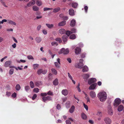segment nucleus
I'll return each mask as SVG.
<instances>
[{"label":"nucleus","instance_id":"32","mask_svg":"<svg viewBox=\"0 0 124 124\" xmlns=\"http://www.w3.org/2000/svg\"><path fill=\"white\" fill-rule=\"evenodd\" d=\"M58 80L57 78H56L53 82V83L54 85H56L58 84Z\"/></svg>","mask_w":124,"mask_h":124},{"label":"nucleus","instance_id":"20","mask_svg":"<svg viewBox=\"0 0 124 124\" xmlns=\"http://www.w3.org/2000/svg\"><path fill=\"white\" fill-rule=\"evenodd\" d=\"M46 25L49 29H52L54 27V25L53 24L46 23Z\"/></svg>","mask_w":124,"mask_h":124},{"label":"nucleus","instance_id":"31","mask_svg":"<svg viewBox=\"0 0 124 124\" xmlns=\"http://www.w3.org/2000/svg\"><path fill=\"white\" fill-rule=\"evenodd\" d=\"M36 41L38 43H39L41 40V39L40 37H37L35 39Z\"/></svg>","mask_w":124,"mask_h":124},{"label":"nucleus","instance_id":"61","mask_svg":"<svg viewBox=\"0 0 124 124\" xmlns=\"http://www.w3.org/2000/svg\"><path fill=\"white\" fill-rule=\"evenodd\" d=\"M85 53H83L81 55V57L82 58H83L85 57Z\"/></svg>","mask_w":124,"mask_h":124},{"label":"nucleus","instance_id":"29","mask_svg":"<svg viewBox=\"0 0 124 124\" xmlns=\"http://www.w3.org/2000/svg\"><path fill=\"white\" fill-rule=\"evenodd\" d=\"M123 109V107L122 105H120L118 107L117 110L118 111L120 112L122 111Z\"/></svg>","mask_w":124,"mask_h":124},{"label":"nucleus","instance_id":"23","mask_svg":"<svg viewBox=\"0 0 124 124\" xmlns=\"http://www.w3.org/2000/svg\"><path fill=\"white\" fill-rule=\"evenodd\" d=\"M25 91L27 92H29L30 91V88L29 86L28 85L26 86L24 88Z\"/></svg>","mask_w":124,"mask_h":124},{"label":"nucleus","instance_id":"64","mask_svg":"<svg viewBox=\"0 0 124 124\" xmlns=\"http://www.w3.org/2000/svg\"><path fill=\"white\" fill-rule=\"evenodd\" d=\"M56 108L57 109H59L61 108V106L59 104H58L57 105Z\"/></svg>","mask_w":124,"mask_h":124},{"label":"nucleus","instance_id":"11","mask_svg":"<svg viewBox=\"0 0 124 124\" xmlns=\"http://www.w3.org/2000/svg\"><path fill=\"white\" fill-rule=\"evenodd\" d=\"M12 62L11 61H6L4 64V66L6 67H10V65L11 64Z\"/></svg>","mask_w":124,"mask_h":124},{"label":"nucleus","instance_id":"12","mask_svg":"<svg viewBox=\"0 0 124 124\" xmlns=\"http://www.w3.org/2000/svg\"><path fill=\"white\" fill-rule=\"evenodd\" d=\"M81 51V49L78 47H77L75 50V52L76 54H79Z\"/></svg>","mask_w":124,"mask_h":124},{"label":"nucleus","instance_id":"40","mask_svg":"<svg viewBox=\"0 0 124 124\" xmlns=\"http://www.w3.org/2000/svg\"><path fill=\"white\" fill-rule=\"evenodd\" d=\"M0 1L1 3L5 7H8V6L6 5V4L5 2L3 0H0Z\"/></svg>","mask_w":124,"mask_h":124},{"label":"nucleus","instance_id":"10","mask_svg":"<svg viewBox=\"0 0 124 124\" xmlns=\"http://www.w3.org/2000/svg\"><path fill=\"white\" fill-rule=\"evenodd\" d=\"M96 81V79L95 78H91L88 81V83L89 85L91 84L92 83L95 82Z\"/></svg>","mask_w":124,"mask_h":124},{"label":"nucleus","instance_id":"9","mask_svg":"<svg viewBox=\"0 0 124 124\" xmlns=\"http://www.w3.org/2000/svg\"><path fill=\"white\" fill-rule=\"evenodd\" d=\"M96 83H94L92 84L89 87V89L90 90H93L94 89L97 85Z\"/></svg>","mask_w":124,"mask_h":124},{"label":"nucleus","instance_id":"44","mask_svg":"<svg viewBox=\"0 0 124 124\" xmlns=\"http://www.w3.org/2000/svg\"><path fill=\"white\" fill-rule=\"evenodd\" d=\"M39 65L38 64H34L33 65L34 69H35L38 68L39 67Z\"/></svg>","mask_w":124,"mask_h":124},{"label":"nucleus","instance_id":"47","mask_svg":"<svg viewBox=\"0 0 124 124\" xmlns=\"http://www.w3.org/2000/svg\"><path fill=\"white\" fill-rule=\"evenodd\" d=\"M47 94L48 95L50 96H53V92L50 91H48Z\"/></svg>","mask_w":124,"mask_h":124},{"label":"nucleus","instance_id":"18","mask_svg":"<svg viewBox=\"0 0 124 124\" xmlns=\"http://www.w3.org/2000/svg\"><path fill=\"white\" fill-rule=\"evenodd\" d=\"M89 69L88 67L86 66H85L83 68L82 71L83 72H86L88 71Z\"/></svg>","mask_w":124,"mask_h":124},{"label":"nucleus","instance_id":"58","mask_svg":"<svg viewBox=\"0 0 124 124\" xmlns=\"http://www.w3.org/2000/svg\"><path fill=\"white\" fill-rule=\"evenodd\" d=\"M84 9L85 12L86 13H87V10L88 9V7L86 6H85L84 7Z\"/></svg>","mask_w":124,"mask_h":124},{"label":"nucleus","instance_id":"59","mask_svg":"<svg viewBox=\"0 0 124 124\" xmlns=\"http://www.w3.org/2000/svg\"><path fill=\"white\" fill-rule=\"evenodd\" d=\"M16 93H13L12 95V97L14 98H15L16 97Z\"/></svg>","mask_w":124,"mask_h":124},{"label":"nucleus","instance_id":"51","mask_svg":"<svg viewBox=\"0 0 124 124\" xmlns=\"http://www.w3.org/2000/svg\"><path fill=\"white\" fill-rule=\"evenodd\" d=\"M71 33V32L70 31H67L66 32V34L68 36H69Z\"/></svg>","mask_w":124,"mask_h":124},{"label":"nucleus","instance_id":"4","mask_svg":"<svg viewBox=\"0 0 124 124\" xmlns=\"http://www.w3.org/2000/svg\"><path fill=\"white\" fill-rule=\"evenodd\" d=\"M57 62H54L55 66L57 68H60V65L61 64L60 59L59 58L57 59Z\"/></svg>","mask_w":124,"mask_h":124},{"label":"nucleus","instance_id":"1","mask_svg":"<svg viewBox=\"0 0 124 124\" xmlns=\"http://www.w3.org/2000/svg\"><path fill=\"white\" fill-rule=\"evenodd\" d=\"M98 97L101 101H105L107 98V94L105 92L99 93L98 95Z\"/></svg>","mask_w":124,"mask_h":124},{"label":"nucleus","instance_id":"8","mask_svg":"<svg viewBox=\"0 0 124 124\" xmlns=\"http://www.w3.org/2000/svg\"><path fill=\"white\" fill-rule=\"evenodd\" d=\"M84 65L83 63H78L75 64V66L78 68L81 69L82 68Z\"/></svg>","mask_w":124,"mask_h":124},{"label":"nucleus","instance_id":"13","mask_svg":"<svg viewBox=\"0 0 124 124\" xmlns=\"http://www.w3.org/2000/svg\"><path fill=\"white\" fill-rule=\"evenodd\" d=\"M7 22L9 24L13 25H16V23L15 22L10 20H8Z\"/></svg>","mask_w":124,"mask_h":124},{"label":"nucleus","instance_id":"39","mask_svg":"<svg viewBox=\"0 0 124 124\" xmlns=\"http://www.w3.org/2000/svg\"><path fill=\"white\" fill-rule=\"evenodd\" d=\"M69 50L67 48L65 50L64 48V51L63 54H67L69 53Z\"/></svg>","mask_w":124,"mask_h":124},{"label":"nucleus","instance_id":"55","mask_svg":"<svg viewBox=\"0 0 124 124\" xmlns=\"http://www.w3.org/2000/svg\"><path fill=\"white\" fill-rule=\"evenodd\" d=\"M37 95L36 94H34L33 96V97H32V100H34L36 97H37Z\"/></svg>","mask_w":124,"mask_h":124},{"label":"nucleus","instance_id":"27","mask_svg":"<svg viewBox=\"0 0 124 124\" xmlns=\"http://www.w3.org/2000/svg\"><path fill=\"white\" fill-rule=\"evenodd\" d=\"M67 37L65 35H63L62 37V40L63 42H65L67 41Z\"/></svg>","mask_w":124,"mask_h":124},{"label":"nucleus","instance_id":"14","mask_svg":"<svg viewBox=\"0 0 124 124\" xmlns=\"http://www.w3.org/2000/svg\"><path fill=\"white\" fill-rule=\"evenodd\" d=\"M62 94L65 96L67 95L68 94V91L67 89H63L62 91Z\"/></svg>","mask_w":124,"mask_h":124},{"label":"nucleus","instance_id":"56","mask_svg":"<svg viewBox=\"0 0 124 124\" xmlns=\"http://www.w3.org/2000/svg\"><path fill=\"white\" fill-rule=\"evenodd\" d=\"M41 27V25H39L37 26V29L38 31H39L40 30Z\"/></svg>","mask_w":124,"mask_h":124},{"label":"nucleus","instance_id":"62","mask_svg":"<svg viewBox=\"0 0 124 124\" xmlns=\"http://www.w3.org/2000/svg\"><path fill=\"white\" fill-rule=\"evenodd\" d=\"M42 32H43V33L44 34V35H46L47 34V31L46 30H44Z\"/></svg>","mask_w":124,"mask_h":124},{"label":"nucleus","instance_id":"6","mask_svg":"<svg viewBox=\"0 0 124 124\" xmlns=\"http://www.w3.org/2000/svg\"><path fill=\"white\" fill-rule=\"evenodd\" d=\"M104 120L106 124H110L111 123V120L109 117H106L104 118Z\"/></svg>","mask_w":124,"mask_h":124},{"label":"nucleus","instance_id":"5","mask_svg":"<svg viewBox=\"0 0 124 124\" xmlns=\"http://www.w3.org/2000/svg\"><path fill=\"white\" fill-rule=\"evenodd\" d=\"M107 110L108 114L111 116L113 114V111H112L111 106L110 105H108L107 107Z\"/></svg>","mask_w":124,"mask_h":124},{"label":"nucleus","instance_id":"16","mask_svg":"<svg viewBox=\"0 0 124 124\" xmlns=\"http://www.w3.org/2000/svg\"><path fill=\"white\" fill-rule=\"evenodd\" d=\"M66 24V21H63L60 22L58 24V26H61L64 25Z\"/></svg>","mask_w":124,"mask_h":124},{"label":"nucleus","instance_id":"7","mask_svg":"<svg viewBox=\"0 0 124 124\" xmlns=\"http://www.w3.org/2000/svg\"><path fill=\"white\" fill-rule=\"evenodd\" d=\"M89 95L90 97L93 99L95 98L96 97V93L94 91H90L89 92Z\"/></svg>","mask_w":124,"mask_h":124},{"label":"nucleus","instance_id":"54","mask_svg":"<svg viewBox=\"0 0 124 124\" xmlns=\"http://www.w3.org/2000/svg\"><path fill=\"white\" fill-rule=\"evenodd\" d=\"M80 85V84L79 83L77 87V88L78 91L80 92H81V90L79 88Z\"/></svg>","mask_w":124,"mask_h":124},{"label":"nucleus","instance_id":"60","mask_svg":"<svg viewBox=\"0 0 124 124\" xmlns=\"http://www.w3.org/2000/svg\"><path fill=\"white\" fill-rule=\"evenodd\" d=\"M47 70H43L42 73L43 74H46L47 73Z\"/></svg>","mask_w":124,"mask_h":124},{"label":"nucleus","instance_id":"43","mask_svg":"<svg viewBox=\"0 0 124 124\" xmlns=\"http://www.w3.org/2000/svg\"><path fill=\"white\" fill-rule=\"evenodd\" d=\"M53 9L52 8H45L43 9L44 11H46L47 10H51Z\"/></svg>","mask_w":124,"mask_h":124},{"label":"nucleus","instance_id":"37","mask_svg":"<svg viewBox=\"0 0 124 124\" xmlns=\"http://www.w3.org/2000/svg\"><path fill=\"white\" fill-rule=\"evenodd\" d=\"M37 5L38 6H40L42 4V2L39 0H37L36 2Z\"/></svg>","mask_w":124,"mask_h":124},{"label":"nucleus","instance_id":"26","mask_svg":"<svg viewBox=\"0 0 124 124\" xmlns=\"http://www.w3.org/2000/svg\"><path fill=\"white\" fill-rule=\"evenodd\" d=\"M82 118L84 120H85L87 118L86 115L84 113H82L81 115Z\"/></svg>","mask_w":124,"mask_h":124},{"label":"nucleus","instance_id":"49","mask_svg":"<svg viewBox=\"0 0 124 124\" xmlns=\"http://www.w3.org/2000/svg\"><path fill=\"white\" fill-rule=\"evenodd\" d=\"M55 40L56 41H58L60 43L62 41V40L61 38H56Z\"/></svg>","mask_w":124,"mask_h":124},{"label":"nucleus","instance_id":"28","mask_svg":"<svg viewBox=\"0 0 124 124\" xmlns=\"http://www.w3.org/2000/svg\"><path fill=\"white\" fill-rule=\"evenodd\" d=\"M76 34H74L71 35L70 36V39H75L76 38Z\"/></svg>","mask_w":124,"mask_h":124},{"label":"nucleus","instance_id":"30","mask_svg":"<svg viewBox=\"0 0 124 124\" xmlns=\"http://www.w3.org/2000/svg\"><path fill=\"white\" fill-rule=\"evenodd\" d=\"M30 87L31 88H33L34 87V84L33 82L32 81H31L30 82Z\"/></svg>","mask_w":124,"mask_h":124},{"label":"nucleus","instance_id":"34","mask_svg":"<svg viewBox=\"0 0 124 124\" xmlns=\"http://www.w3.org/2000/svg\"><path fill=\"white\" fill-rule=\"evenodd\" d=\"M60 10V8L59 7H58L53 9V12L56 13L58 12Z\"/></svg>","mask_w":124,"mask_h":124},{"label":"nucleus","instance_id":"2","mask_svg":"<svg viewBox=\"0 0 124 124\" xmlns=\"http://www.w3.org/2000/svg\"><path fill=\"white\" fill-rule=\"evenodd\" d=\"M121 100L118 98H116L114 101L113 105L115 107H117L121 103Z\"/></svg>","mask_w":124,"mask_h":124},{"label":"nucleus","instance_id":"63","mask_svg":"<svg viewBox=\"0 0 124 124\" xmlns=\"http://www.w3.org/2000/svg\"><path fill=\"white\" fill-rule=\"evenodd\" d=\"M66 124H71V123L69 120H67L66 121Z\"/></svg>","mask_w":124,"mask_h":124},{"label":"nucleus","instance_id":"15","mask_svg":"<svg viewBox=\"0 0 124 124\" xmlns=\"http://www.w3.org/2000/svg\"><path fill=\"white\" fill-rule=\"evenodd\" d=\"M69 14L71 16H73L75 15L74 10L72 9H70L69 10Z\"/></svg>","mask_w":124,"mask_h":124},{"label":"nucleus","instance_id":"35","mask_svg":"<svg viewBox=\"0 0 124 124\" xmlns=\"http://www.w3.org/2000/svg\"><path fill=\"white\" fill-rule=\"evenodd\" d=\"M33 9V11H37L39 10V8L37 6H34L32 8Z\"/></svg>","mask_w":124,"mask_h":124},{"label":"nucleus","instance_id":"42","mask_svg":"<svg viewBox=\"0 0 124 124\" xmlns=\"http://www.w3.org/2000/svg\"><path fill=\"white\" fill-rule=\"evenodd\" d=\"M64 51V48H62L61 49V50L59 51L58 53L59 54H61L63 53Z\"/></svg>","mask_w":124,"mask_h":124},{"label":"nucleus","instance_id":"46","mask_svg":"<svg viewBox=\"0 0 124 124\" xmlns=\"http://www.w3.org/2000/svg\"><path fill=\"white\" fill-rule=\"evenodd\" d=\"M14 71V70L13 69H10L9 70V74L11 75H12Z\"/></svg>","mask_w":124,"mask_h":124},{"label":"nucleus","instance_id":"50","mask_svg":"<svg viewBox=\"0 0 124 124\" xmlns=\"http://www.w3.org/2000/svg\"><path fill=\"white\" fill-rule=\"evenodd\" d=\"M71 33L72 32V33H75L77 31L76 29L74 28L71 29Z\"/></svg>","mask_w":124,"mask_h":124},{"label":"nucleus","instance_id":"25","mask_svg":"<svg viewBox=\"0 0 124 124\" xmlns=\"http://www.w3.org/2000/svg\"><path fill=\"white\" fill-rule=\"evenodd\" d=\"M72 7L74 8H77L78 5V4L76 2H73L71 4Z\"/></svg>","mask_w":124,"mask_h":124},{"label":"nucleus","instance_id":"57","mask_svg":"<svg viewBox=\"0 0 124 124\" xmlns=\"http://www.w3.org/2000/svg\"><path fill=\"white\" fill-rule=\"evenodd\" d=\"M68 76L69 78L71 80H72V78L71 76L70 75V73L69 72L68 73Z\"/></svg>","mask_w":124,"mask_h":124},{"label":"nucleus","instance_id":"24","mask_svg":"<svg viewBox=\"0 0 124 124\" xmlns=\"http://www.w3.org/2000/svg\"><path fill=\"white\" fill-rule=\"evenodd\" d=\"M51 71L52 73L55 75H56L57 74V71L55 69L53 68L51 69Z\"/></svg>","mask_w":124,"mask_h":124},{"label":"nucleus","instance_id":"3","mask_svg":"<svg viewBox=\"0 0 124 124\" xmlns=\"http://www.w3.org/2000/svg\"><path fill=\"white\" fill-rule=\"evenodd\" d=\"M43 101L44 102H45L47 101H50L52 100V98L51 97L48 96L47 97H43L42 98Z\"/></svg>","mask_w":124,"mask_h":124},{"label":"nucleus","instance_id":"48","mask_svg":"<svg viewBox=\"0 0 124 124\" xmlns=\"http://www.w3.org/2000/svg\"><path fill=\"white\" fill-rule=\"evenodd\" d=\"M96 115L100 116H102V114L101 112L99 111L97 113Z\"/></svg>","mask_w":124,"mask_h":124},{"label":"nucleus","instance_id":"19","mask_svg":"<svg viewBox=\"0 0 124 124\" xmlns=\"http://www.w3.org/2000/svg\"><path fill=\"white\" fill-rule=\"evenodd\" d=\"M35 84L36 86H38L40 85H42V82L41 81H38L35 82Z\"/></svg>","mask_w":124,"mask_h":124},{"label":"nucleus","instance_id":"36","mask_svg":"<svg viewBox=\"0 0 124 124\" xmlns=\"http://www.w3.org/2000/svg\"><path fill=\"white\" fill-rule=\"evenodd\" d=\"M21 86L19 84H17L16 86V89L17 91H19L21 89Z\"/></svg>","mask_w":124,"mask_h":124},{"label":"nucleus","instance_id":"33","mask_svg":"<svg viewBox=\"0 0 124 124\" xmlns=\"http://www.w3.org/2000/svg\"><path fill=\"white\" fill-rule=\"evenodd\" d=\"M90 75L87 74H85L83 75V77L84 78H87L90 77Z\"/></svg>","mask_w":124,"mask_h":124},{"label":"nucleus","instance_id":"52","mask_svg":"<svg viewBox=\"0 0 124 124\" xmlns=\"http://www.w3.org/2000/svg\"><path fill=\"white\" fill-rule=\"evenodd\" d=\"M27 58L29 59H33V57L31 55H28L27 56Z\"/></svg>","mask_w":124,"mask_h":124},{"label":"nucleus","instance_id":"38","mask_svg":"<svg viewBox=\"0 0 124 124\" xmlns=\"http://www.w3.org/2000/svg\"><path fill=\"white\" fill-rule=\"evenodd\" d=\"M51 44L52 46H57L58 43L56 42H52L51 43Z\"/></svg>","mask_w":124,"mask_h":124},{"label":"nucleus","instance_id":"22","mask_svg":"<svg viewBox=\"0 0 124 124\" xmlns=\"http://www.w3.org/2000/svg\"><path fill=\"white\" fill-rule=\"evenodd\" d=\"M75 109V107L74 106H72L69 109L70 112L71 113H72L74 111Z\"/></svg>","mask_w":124,"mask_h":124},{"label":"nucleus","instance_id":"45","mask_svg":"<svg viewBox=\"0 0 124 124\" xmlns=\"http://www.w3.org/2000/svg\"><path fill=\"white\" fill-rule=\"evenodd\" d=\"M39 89L37 88H34L33 90L34 92L36 93H38L39 92Z\"/></svg>","mask_w":124,"mask_h":124},{"label":"nucleus","instance_id":"53","mask_svg":"<svg viewBox=\"0 0 124 124\" xmlns=\"http://www.w3.org/2000/svg\"><path fill=\"white\" fill-rule=\"evenodd\" d=\"M84 106L85 108V109L87 111L88 109V106L86 105H85V103H84Z\"/></svg>","mask_w":124,"mask_h":124},{"label":"nucleus","instance_id":"17","mask_svg":"<svg viewBox=\"0 0 124 124\" xmlns=\"http://www.w3.org/2000/svg\"><path fill=\"white\" fill-rule=\"evenodd\" d=\"M76 24V21L74 19H72L71 20L70 23V25L72 27L74 26Z\"/></svg>","mask_w":124,"mask_h":124},{"label":"nucleus","instance_id":"41","mask_svg":"<svg viewBox=\"0 0 124 124\" xmlns=\"http://www.w3.org/2000/svg\"><path fill=\"white\" fill-rule=\"evenodd\" d=\"M43 70L42 69H39L37 71V73L38 75H40L42 73Z\"/></svg>","mask_w":124,"mask_h":124},{"label":"nucleus","instance_id":"21","mask_svg":"<svg viewBox=\"0 0 124 124\" xmlns=\"http://www.w3.org/2000/svg\"><path fill=\"white\" fill-rule=\"evenodd\" d=\"M59 33L61 34H63L66 31L63 29H61L59 30Z\"/></svg>","mask_w":124,"mask_h":124}]
</instances>
